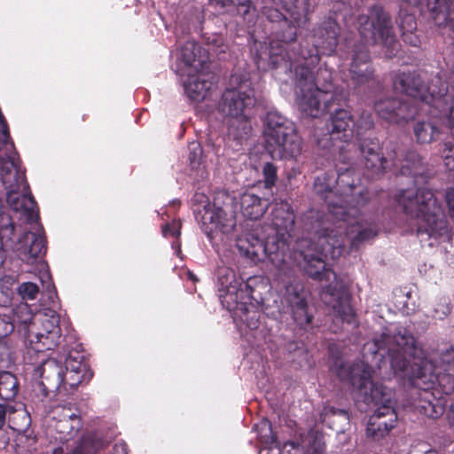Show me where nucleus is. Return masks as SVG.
I'll list each match as a JSON object with an SVG mask.
<instances>
[{"instance_id": "f257e3e1", "label": "nucleus", "mask_w": 454, "mask_h": 454, "mask_svg": "<svg viewBox=\"0 0 454 454\" xmlns=\"http://www.w3.org/2000/svg\"><path fill=\"white\" fill-rule=\"evenodd\" d=\"M374 346L376 352L387 348L395 375L406 378L412 386L424 390L417 406L419 412L432 419L441 417L445 411L444 405L427 390L438 383L445 394L454 392V376L437 374L433 361L427 357L426 351L413 334L403 326L386 328L374 339Z\"/></svg>"}, {"instance_id": "f03ea898", "label": "nucleus", "mask_w": 454, "mask_h": 454, "mask_svg": "<svg viewBox=\"0 0 454 454\" xmlns=\"http://www.w3.org/2000/svg\"><path fill=\"white\" fill-rule=\"evenodd\" d=\"M451 73L450 90L440 75L426 84L417 71H398L393 77V87L411 98H387L376 101L374 109L381 119L396 124L408 122L422 113L435 119H446L454 137V73Z\"/></svg>"}, {"instance_id": "7ed1b4c3", "label": "nucleus", "mask_w": 454, "mask_h": 454, "mask_svg": "<svg viewBox=\"0 0 454 454\" xmlns=\"http://www.w3.org/2000/svg\"><path fill=\"white\" fill-rule=\"evenodd\" d=\"M341 17L344 26L348 30L356 29L366 43L380 44L385 49L387 59L396 56L400 43L394 32L392 19L380 4L372 5L367 13L355 16L351 12L340 13L325 17L312 29L314 44L305 47H315L317 53L332 55L336 51L340 36L341 27L338 19Z\"/></svg>"}, {"instance_id": "20e7f679", "label": "nucleus", "mask_w": 454, "mask_h": 454, "mask_svg": "<svg viewBox=\"0 0 454 454\" xmlns=\"http://www.w3.org/2000/svg\"><path fill=\"white\" fill-rule=\"evenodd\" d=\"M270 30H271L270 28ZM272 40L269 45L259 43L254 54V61L259 70L283 69L285 74L292 71L294 64V83L299 92L315 87L333 88V70L327 67H317L320 55L315 47L298 46L295 50L291 42L276 38L270 31Z\"/></svg>"}, {"instance_id": "39448f33", "label": "nucleus", "mask_w": 454, "mask_h": 454, "mask_svg": "<svg viewBox=\"0 0 454 454\" xmlns=\"http://www.w3.org/2000/svg\"><path fill=\"white\" fill-rule=\"evenodd\" d=\"M336 193L339 204H342L348 215L341 220L347 235L356 232L350 240V248L357 250L360 245L375 238L379 232L377 217L368 214L372 195L360 184V175L350 166L335 170Z\"/></svg>"}, {"instance_id": "423d86ee", "label": "nucleus", "mask_w": 454, "mask_h": 454, "mask_svg": "<svg viewBox=\"0 0 454 454\" xmlns=\"http://www.w3.org/2000/svg\"><path fill=\"white\" fill-rule=\"evenodd\" d=\"M303 229L311 235L317 243V247L309 242L305 250L294 254V259H301L299 263L304 273L310 278L318 281H329L336 278L335 273L327 268L325 258L329 251L344 247L346 231L341 225L331 228L326 225L322 215L317 211H309L303 218Z\"/></svg>"}, {"instance_id": "0eeeda50", "label": "nucleus", "mask_w": 454, "mask_h": 454, "mask_svg": "<svg viewBox=\"0 0 454 454\" xmlns=\"http://www.w3.org/2000/svg\"><path fill=\"white\" fill-rule=\"evenodd\" d=\"M346 378L364 403L377 406L369 419L366 435L374 442H380L388 435L397 422L392 391L382 384L374 382L369 367L364 364H354L348 366Z\"/></svg>"}, {"instance_id": "6e6552de", "label": "nucleus", "mask_w": 454, "mask_h": 454, "mask_svg": "<svg viewBox=\"0 0 454 454\" xmlns=\"http://www.w3.org/2000/svg\"><path fill=\"white\" fill-rule=\"evenodd\" d=\"M395 200L405 215L417 220L418 237L438 239L450 236L444 208L431 189H402L395 194Z\"/></svg>"}, {"instance_id": "1a4fd4ad", "label": "nucleus", "mask_w": 454, "mask_h": 454, "mask_svg": "<svg viewBox=\"0 0 454 454\" xmlns=\"http://www.w3.org/2000/svg\"><path fill=\"white\" fill-rule=\"evenodd\" d=\"M256 105L255 91L247 73H234L230 78V87L223 92L218 102V112L224 117L239 121V126L228 127V137L242 144L251 131L249 117Z\"/></svg>"}, {"instance_id": "9d476101", "label": "nucleus", "mask_w": 454, "mask_h": 454, "mask_svg": "<svg viewBox=\"0 0 454 454\" xmlns=\"http://www.w3.org/2000/svg\"><path fill=\"white\" fill-rule=\"evenodd\" d=\"M309 0H266L261 14L273 35L284 42L297 39L298 28L309 22Z\"/></svg>"}, {"instance_id": "9b49d317", "label": "nucleus", "mask_w": 454, "mask_h": 454, "mask_svg": "<svg viewBox=\"0 0 454 454\" xmlns=\"http://www.w3.org/2000/svg\"><path fill=\"white\" fill-rule=\"evenodd\" d=\"M265 150L273 159H296L302 151V138L294 121L278 111H270L264 119Z\"/></svg>"}, {"instance_id": "f8f14e48", "label": "nucleus", "mask_w": 454, "mask_h": 454, "mask_svg": "<svg viewBox=\"0 0 454 454\" xmlns=\"http://www.w3.org/2000/svg\"><path fill=\"white\" fill-rule=\"evenodd\" d=\"M236 246L244 257L255 263L267 259L278 270L287 269L292 258L289 246L270 233L265 239L247 234L237 239Z\"/></svg>"}, {"instance_id": "ddd939ff", "label": "nucleus", "mask_w": 454, "mask_h": 454, "mask_svg": "<svg viewBox=\"0 0 454 454\" xmlns=\"http://www.w3.org/2000/svg\"><path fill=\"white\" fill-rule=\"evenodd\" d=\"M373 129L372 112L363 110L355 121L354 134L358 141L361 153L360 164L370 176L380 174L387 168L380 141L378 137L372 136Z\"/></svg>"}, {"instance_id": "4468645a", "label": "nucleus", "mask_w": 454, "mask_h": 454, "mask_svg": "<svg viewBox=\"0 0 454 454\" xmlns=\"http://www.w3.org/2000/svg\"><path fill=\"white\" fill-rule=\"evenodd\" d=\"M348 94L341 98L339 97V100L335 101L334 106L331 107L330 117L326 122L328 134L330 140H339L341 145H336L334 143L333 146L338 147L340 150V160L345 163L349 162V159L346 158L345 153L349 152V141L354 136V125L355 121L351 113L344 108H341V101H346Z\"/></svg>"}, {"instance_id": "2eb2a0df", "label": "nucleus", "mask_w": 454, "mask_h": 454, "mask_svg": "<svg viewBox=\"0 0 454 454\" xmlns=\"http://www.w3.org/2000/svg\"><path fill=\"white\" fill-rule=\"evenodd\" d=\"M299 94V110L309 117L317 118L324 113L330 112L335 101L339 100V97L344 98L348 95V90L339 89L333 85V88L315 87Z\"/></svg>"}, {"instance_id": "dca6fc26", "label": "nucleus", "mask_w": 454, "mask_h": 454, "mask_svg": "<svg viewBox=\"0 0 454 454\" xmlns=\"http://www.w3.org/2000/svg\"><path fill=\"white\" fill-rule=\"evenodd\" d=\"M386 165L387 168L377 175L370 176L367 171L364 174L368 178H375L386 172L387 169H393L396 176H407L417 178L419 176L423 179L429 176L427 164L423 158L414 150H408L405 153H401L400 149L395 145H391V152L387 153Z\"/></svg>"}, {"instance_id": "f3484780", "label": "nucleus", "mask_w": 454, "mask_h": 454, "mask_svg": "<svg viewBox=\"0 0 454 454\" xmlns=\"http://www.w3.org/2000/svg\"><path fill=\"white\" fill-rule=\"evenodd\" d=\"M21 325L27 339L36 352L53 349L59 344L61 329L56 319H44L38 327L35 318L29 315Z\"/></svg>"}, {"instance_id": "a211bd4d", "label": "nucleus", "mask_w": 454, "mask_h": 454, "mask_svg": "<svg viewBox=\"0 0 454 454\" xmlns=\"http://www.w3.org/2000/svg\"><path fill=\"white\" fill-rule=\"evenodd\" d=\"M225 282L222 281V286L225 288V294L221 295L223 305L228 301L238 302L245 301L250 302L254 301L259 302L262 300V293L259 288H264L263 278L260 276L249 277L245 282H239L235 278L233 271L230 270L223 276Z\"/></svg>"}, {"instance_id": "6ab92c4d", "label": "nucleus", "mask_w": 454, "mask_h": 454, "mask_svg": "<svg viewBox=\"0 0 454 454\" xmlns=\"http://www.w3.org/2000/svg\"><path fill=\"white\" fill-rule=\"evenodd\" d=\"M48 419L62 442L72 439L82 427L79 411L72 403L55 405L49 411Z\"/></svg>"}, {"instance_id": "aec40b11", "label": "nucleus", "mask_w": 454, "mask_h": 454, "mask_svg": "<svg viewBox=\"0 0 454 454\" xmlns=\"http://www.w3.org/2000/svg\"><path fill=\"white\" fill-rule=\"evenodd\" d=\"M336 181L335 169H329L315 177L313 190L325 202L333 218L341 223V220L348 219V211L337 200Z\"/></svg>"}, {"instance_id": "412c9836", "label": "nucleus", "mask_w": 454, "mask_h": 454, "mask_svg": "<svg viewBox=\"0 0 454 454\" xmlns=\"http://www.w3.org/2000/svg\"><path fill=\"white\" fill-rule=\"evenodd\" d=\"M348 53L351 59L348 68L351 84L356 88L372 81L374 68L367 45L362 42L354 43Z\"/></svg>"}, {"instance_id": "4be33fe9", "label": "nucleus", "mask_w": 454, "mask_h": 454, "mask_svg": "<svg viewBox=\"0 0 454 454\" xmlns=\"http://www.w3.org/2000/svg\"><path fill=\"white\" fill-rule=\"evenodd\" d=\"M285 297L291 309L293 320L301 328H305L311 325L314 315L310 311L308 301L307 293L301 284L290 283L286 286Z\"/></svg>"}, {"instance_id": "5701e85b", "label": "nucleus", "mask_w": 454, "mask_h": 454, "mask_svg": "<svg viewBox=\"0 0 454 454\" xmlns=\"http://www.w3.org/2000/svg\"><path fill=\"white\" fill-rule=\"evenodd\" d=\"M46 237L41 223L35 231H26L19 239V257L27 264H33L35 260L46 254Z\"/></svg>"}, {"instance_id": "b1692460", "label": "nucleus", "mask_w": 454, "mask_h": 454, "mask_svg": "<svg viewBox=\"0 0 454 454\" xmlns=\"http://www.w3.org/2000/svg\"><path fill=\"white\" fill-rule=\"evenodd\" d=\"M294 226V214L286 201L276 203L271 211L270 234L290 247L291 231Z\"/></svg>"}, {"instance_id": "393cba45", "label": "nucleus", "mask_w": 454, "mask_h": 454, "mask_svg": "<svg viewBox=\"0 0 454 454\" xmlns=\"http://www.w3.org/2000/svg\"><path fill=\"white\" fill-rule=\"evenodd\" d=\"M204 231L209 236L213 231H221L224 234L231 233L235 227V220L227 217L226 212L215 204L209 201L204 206V213L201 216Z\"/></svg>"}, {"instance_id": "a878e982", "label": "nucleus", "mask_w": 454, "mask_h": 454, "mask_svg": "<svg viewBox=\"0 0 454 454\" xmlns=\"http://www.w3.org/2000/svg\"><path fill=\"white\" fill-rule=\"evenodd\" d=\"M41 378L42 392L47 396L50 392L59 390L64 382L65 365L55 358L44 360L37 368Z\"/></svg>"}, {"instance_id": "bb28decb", "label": "nucleus", "mask_w": 454, "mask_h": 454, "mask_svg": "<svg viewBox=\"0 0 454 454\" xmlns=\"http://www.w3.org/2000/svg\"><path fill=\"white\" fill-rule=\"evenodd\" d=\"M427 9L435 26L454 34V0H427Z\"/></svg>"}, {"instance_id": "cd10ccee", "label": "nucleus", "mask_w": 454, "mask_h": 454, "mask_svg": "<svg viewBox=\"0 0 454 454\" xmlns=\"http://www.w3.org/2000/svg\"><path fill=\"white\" fill-rule=\"evenodd\" d=\"M230 311H234L240 320L246 324L249 329H257L260 325V312L254 308L252 302L239 301L238 302L228 301L223 305Z\"/></svg>"}, {"instance_id": "c85d7f7f", "label": "nucleus", "mask_w": 454, "mask_h": 454, "mask_svg": "<svg viewBox=\"0 0 454 454\" xmlns=\"http://www.w3.org/2000/svg\"><path fill=\"white\" fill-rule=\"evenodd\" d=\"M181 58L184 65L198 73L204 68L207 56L202 47L194 41H187L181 48Z\"/></svg>"}, {"instance_id": "c756f323", "label": "nucleus", "mask_w": 454, "mask_h": 454, "mask_svg": "<svg viewBox=\"0 0 454 454\" xmlns=\"http://www.w3.org/2000/svg\"><path fill=\"white\" fill-rule=\"evenodd\" d=\"M326 293L333 298V309L336 315L343 321L351 324L355 321V312L350 304V295L345 290L333 291L331 286H327Z\"/></svg>"}, {"instance_id": "7c9ffc66", "label": "nucleus", "mask_w": 454, "mask_h": 454, "mask_svg": "<svg viewBox=\"0 0 454 454\" xmlns=\"http://www.w3.org/2000/svg\"><path fill=\"white\" fill-rule=\"evenodd\" d=\"M241 212L250 220L260 219L269 207V201L253 193H244L240 200Z\"/></svg>"}, {"instance_id": "2f4dec72", "label": "nucleus", "mask_w": 454, "mask_h": 454, "mask_svg": "<svg viewBox=\"0 0 454 454\" xmlns=\"http://www.w3.org/2000/svg\"><path fill=\"white\" fill-rule=\"evenodd\" d=\"M79 364L65 366L64 382L62 386H69L71 389L77 388L82 384H87L93 377L91 369L82 370Z\"/></svg>"}, {"instance_id": "473e14b6", "label": "nucleus", "mask_w": 454, "mask_h": 454, "mask_svg": "<svg viewBox=\"0 0 454 454\" xmlns=\"http://www.w3.org/2000/svg\"><path fill=\"white\" fill-rule=\"evenodd\" d=\"M184 86V92L191 100L200 102L206 98L211 83L198 75H189Z\"/></svg>"}, {"instance_id": "72a5a7b5", "label": "nucleus", "mask_w": 454, "mask_h": 454, "mask_svg": "<svg viewBox=\"0 0 454 454\" xmlns=\"http://www.w3.org/2000/svg\"><path fill=\"white\" fill-rule=\"evenodd\" d=\"M216 5L231 15H239L245 20L255 11L252 0H215Z\"/></svg>"}, {"instance_id": "f704fd0d", "label": "nucleus", "mask_w": 454, "mask_h": 454, "mask_svg": "<svg viewBox=\"0 0 454 454\" xmlns=\"http://www.w3.org/2000/svg\"><path fill=\"white\" fill-rule=\"evenodd\" d=\"M20 383L17 377L10 372H0V398L12 401L19 393Z\"/></svg>"}, {"instance_id": "c9c22d12", "label": "nucleus", "mask_w": 454, "mask_h": 454, "mask_svg": "<svg viewBox=\"0 0 454 454\" xmlns=\"http://www.w3.org/2000/svg\"><path fill=\"white\" fill-rule=\"evenodd\" d=\"M0 266L5 259V252L4 247L12 242L14 236L15 225L9 215H2L0 220Z\"/></svg>"}, {"instance_id": "e433bc0d", "label": "nucleus", "mask_w": 454, "mask_h": 454, "mask_svg": "<svg viewBox=\"0 0 454 454\" xmlns=\"http://www.w3.org/2000/svg\"><path fill=\"white\" fill-rule=\"evenodd\" d=\"M414 134L417 141L420 144L430 143L439 129L432 121H418L414 127Z\"/></svg>"}, {"instance_id": "4c0bfd02", "label": "nucleus", "mask_w": 454, "mask_h": 454, "mask_svg": "<svg viewBox=\"0 0 454 454\" xmlns=\"http://www.w3.org/2000/svg\"><path fill=\"white\" fill-rule=\"evenodd\" d=\"M104 442L91 435L83 436L79 444L70 454H98L103 448Z\"/></svg>"}, {"instance_id": "58836bf2", "label": "nucleus", "mask_w": 454, "mask_h": 454, "mask_svg": "<svg viewBox=\"0 0 454 454\" xmlns=\"http://www.w3.org/2000/svg\"><path fill=\"white\" fill-rule=\"evenodd\" d=\"M206 44L209 47L208 51H214L215 54L224 53L228 50V45L223 35L218 33L211 34L207 36L204 35Z\"/></svg>"}, {"instance_id": "ea45409f", "label": "nucleus", "mask_w": 454, "mask_h": 454, "mask_svg": "<svg viewBox=\"0 0 454 454\" xmlns=\"http://www.w3.org/2000/svg\"><path fill=\"white\" fill-rule=\"evenodd\" d=\"M14 364V357L7 340H0V372L6 371Z\"/></svg>"}, {"instance_id": "a19ab883", "label": "nucleus", "mask_w": 454, "mask_h": 454, "mask_svg": "<svg viewBox=\"0 0 454 454\" xmlns=\"http://www.w3.org/2000/svg\"><path fill=\"white\" fill-rule=\"evenodd\" d=\"M262 172L265 188L273 187L278 181V167L272 162H265Z\"/></svg>"}, {"instance_id": "79ce46f5", "label": "nucleus", "mask_w": 454, "mask_h": 454, "mask_svg": "<svg viewBox=\"0 0 454 454\" xmlns=\"http://www.w3.org/2000/svg\"><path fill=\"white\" fill-rule=\"evenodd\" d=\"M14 328L13 315L0 314V340H6V337L14 331Z\"/></svg>"}, {"instance_id": "37998d69", "label": "nucleus", "mask_w": 454, "mask_h": 454, "mask_svg": "<svg viewBox=\"0 0 454 454\" xmlns=\"http://www.w3.org/2000/svg\"><path fill=\"white\" fill-rule=\"evenodd\" d=\"M79 364L80 369H90L82 352L77 350H70L66 358V365L70 366L71 364Z\"/></svg>"}, {"instance_id": "c03bdc74", "label": "nucleus", "mask_w": 454, "mask_h": 454, "mask_svg": "<svg viewBox=\"0 0 454 454\" xmlns=\"http://www.w3.org/2000/svg\"><path fill=\"white\" fill-rule=\"evenodd\" d=\"M325 448V445L321 436L312 434L308 438L307 454H323Z\"/></svg>"}, {"instance_id": "a18cd8bd", "label": "nucleus", "mask_w": 454, "mask_h": 454, "mask_svg": "<svg viewBox=\"0 0 454 454\" xmlns=\"http://www.w3.org/2000/svg\"><path fill=\"white\" fill-rule=\"evenodd\" d=\"M399 28L401 32L404 31H416L417 22L415 16L411 13H400L399 15Z\"/></svg>"}, {"instance_id": "49530a36", "label": "nucleus", "mask_w": 454, "mask_h": 454, "mask_svg": "<svg viewBox=\"0 0 454 454\" xmlns=\"http://www.w3.org/2000/svg\"><path fill=\"white\" fill-rule=\"evenodd\" d=\"M19 294L23 299L34 300L39 293V287L36 284L32 282L22 283L19 286Z\"/></svg>"}, {"instance_id": "de8ad7c7", "label": "nucleus", "mask_w": 454, "mask_h": 454, "mask_svg": "<svg viewBox=\"0 0 454 454\" xmlns=\"http://www.w3.org/2000/svg\"><path fill=\"white\" fill-rule=\"evenodd\" d=\"M161 231L166 238H178L181 234V223L179 221H173L170 223H166L162 226Z\"/></svg>"}, {"instance_id": "09e8293b", "label": "nucleus", "mask_w": 454, "mask_h": 454, "mask_svg": "<svg viewBox=\"0 0 454 454\" xmlns=\"http://www.w3.org/2000/svg\"><path fill=\"white\" fill-rule=\"evenodd\" d=\"M443 158L446 168L454 172V145L450 143L444 145Z\"/></svg>"}, {"instance_id": "8fccbe9b", "label": "nucleus", "mask_w": 454, "mask_h": 454, "mask_svg": "<svg viewBox=\"0 0 454 454\" xmlns=\"http://www.w3.org/2000/svg\"><path fill=\"white\" fill-rule=\"evenodd\" d=\"M189 160L192 165H194L196 163H199L200 159L202 154V148L200 145L197 142H192L189 145Z\"/></svg>"}, {"instance_id": "3c124183", "label": "nucleus", "mask_w": 454, "mask_h": 454, "mask_svg": "<svg viewBox=\"0 0 454 454\" xmlns=\"http://www.w3.org/2000/svg\"><path fill=\"white\" fill-rule=\"evenodd\" d=\"M281 454H304L302 446L298 442H286Z\"/></svg>"}, {"instance_id": "603ef678", "label": "nucleus", "mask_w": 454, "mask_h": 454, "mask_svg": "<svg viewBox=\"0 0 454 454\" xmlns=\"http://www.w3.org/2000/svg\"><path fill=\"white\" fill-rule=\"evenodd\" d=\"M402 38L403 42L411 46L418 47L420 43L419 36L415 34V31H404L402 32Z\"/></svg>"}, {"instance_id": "864d4df0", "label": "nucleus", "mask_w": 454, "mask_h": 454, "mask_svg": "<svg viewBox=\"0 0 454 454\" xmlns=\"http://www.w3.org/2000/svg\"><path fill=\"white\" fill-rule=\"evenodd\" d=\"M445 200L449 208V214L454 222V188H449L445 193Z\"/></svg>"}, {"instance_id": "5fc2aeb1", "label": "nucleus", "mask_w": 454, "mask_h": 454, "mask_svg": "<svg viewBox=\"0 0 454 454\" xmlns=\"http://www.w3.org/2000/svg\"><path fill=\"white\" fill-rule=\"evenodd\" d=\"M441 361L449 368L454 367V348H450V349L446 350V352L442 354Z\"/></svg>"}, {"instance_id": "6e6d98bb", "label": "nucleus", "mask_w": 454, "mask_h": 454, "mask_svg": "<svg viewBox=\"0 0 454 454\" xmlns=\"http://www.w3.org/2000/svg\"><path fill=\"white\" fill-rule=\"evenodd\" d=\"M12 411H14V409L12 406L7 405V404H0V429L5 424L6 414L8 412H12Z\"/></svg>"}, {"instance_id": "4d7b16f0", "label": "nucleus", "mask_w": 454, "mask_h": 454, "mask_svg": "<svg viewBox=\"0 0 454 454\" xmlns=\"http://www.w3.org/2000/svg\"><path fill=\"white\" fill-rule=\"evenodd\" d=\"M127 444L124 442L116 443L113 447L111 454H128Z\"/></svg>"}, {"instance_id": "13d9d810", "label": "nucleus", "mask_w": 454, "mask_h": 454, "mask_svg": "<svg viewBox=\"0 0 454 454\" xmlns=\"http://www.w3.org/2000/svg\"><path fill=\"white\" fill-rule=\"evenodd\" d=\"M439 306H441L442 308H436L435 309V313L438 314V313H442V315L443 316H447L450 313V308L449 306V304H447L446 302L444 304H439Z\"/></svg>"}, {"instance_id": "bf43d9fd", "label": "nucleus", "mask_w": 454, "mask_h": 454, "mask_svg": "<svg viewBox=\"0 0 454 454\" xmlns=\"http://www.w3.org/2000/svg\"><path fill=\"white\" fill-rule=\"evenodd\" d=\"M447 417H448L449 422L450 424V427L454 431V403L451 404L450 409L447 413Z\"/></svg>"}, {"instance_id": "052dcab7", "label": "nucleus", "mask_w": 454, "mask_h": 454, "mask_svg": "<svg viewBox=\"0 0 454 454\" xmlns=\"http://www.w3.org/2000/svg\"><path fill=\"white\" fill-rule=\"evenodd\" d=\"M64 450L62 447H57L53 450L52 454H63Z\"/></svg>"}, {"instance_id": "680f3d73", "label": "nucleus", "mask_w": 454, "mask_h": 454, "mask_svg": "<svg viewBox=\"0 0 454 454\" xmlns=\"http://www.w3.org/2000/svg\"><path fill=\"white\" fill-rule=\"evenodd\" d=\"M330 411H331V412H332L333 414H336V412H337L336 409H334V408H331V410H330ZM338 412H339V413H341V414H343V415H346V412H345L344 411H342V410H338Z\"/></svg>"}, {"instance_id": "e2e57ef3", "label": "nucleus", "mask_w": 454, "mask_h": 454, "mask_svg": "<svg viewBox=\"0 0 454 454\" xmlns=\"http://www.w3.org/2000/svg\"><path fill=\"white\" fill-rule=\"evenodd\" d=\"M2 169H3V171H4V170L6 169V171H7L9 174H11V169H10L8 167H6V166H3V167H2Z\"/></svg>"}, {"instance_id": "0e129e2a", "label": "nucleus", "mask_w": 454, "mask_h": 454, "mask_svg": "<svg viewBox=\"0 0 454 454\" xmlns=\"http://www.w3.org/2000/svg\"><path fill=\"white\" fill-rule=\"evenodd\" d=\"M51 287L53 290H55V287H54V286H53V284H52V283H49V284H48V286H47V289H48V291H50V288H51Z\"/></svg>"}, {"instance_id": "69168bd1", "label": "nucleus", "mask_w": 454, "mask_h": 454, "mask_svg": "<svg viewBox=\"0 0 454 454\" xmlns=\"http://www.w3.org/2000/svg\"><path fill=\"white\" fill-rule=\"evenodd\" d=\"M450 70H452V72L454 73V64L452 65ZM452 90H454V78H453V81H452Z\"/></svg>"}, {"instance_id": "338daca9", "label": "nucleus", "mask_w": 454, "mask_h": 454, "mask_svg": "<svg viewBox=\"0 0 454 454\" xmlns=\"http://www.w3.org/2000/svg\"><path fill=\"white\" fill-rule=\"evenodd\" d=\"M424 454H438V453L434 450H428V451L425 452Z\"/></svg>"}, {"instance_id": "774afa93", "label": "nucleus", "mask_w": 454, "mask_h": 454, "mask_svg": "<svg viewBox=\"0 0 454 454\" xmlns=\"http://www.w3.org/2000/svg\"><path fill=\"white\" fill-rule=\"evenodd\" d=\"M276 439H277V436L276 435H272V442H275Z\"/></svg>"}]
</instances>
